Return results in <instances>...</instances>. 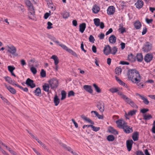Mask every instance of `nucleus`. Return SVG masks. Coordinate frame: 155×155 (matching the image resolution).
Here are the masks:
<instances>
[{"label":"nucleus","instance_id":"1","mask_svg":"<svg viewBox=\"0 0 155 155\" xmlns=\"http://www.w3.org/2000/svg\"><path fill=\"white\" fill-rule=\"evenodd\" d=\"M127 75L128 79L133 83L136 84L138 86V88L141 89L143 87L142 78L137 70L135 69L129 70Z\"/></svg>","mask_w":155,"mask_h":155},{"label":"nucleus","instance_id":"2","mask_svg":"<svg viewBox=\"0 0 155 155\" xmlns=\"http://www.w3.org/2000/svg\"><path fill=\"white\" fill-rule=\"evenodd\" d=\"M5 50L7 51V53H10L15 56L18 55L16 54L17 51L16 48L13 45H7L5 47Z\"/></svg>","mask_w":155,"mask_h":155},{"label":"nucleus","instance_id":"3","mask_svg":"<svg viewBox=\"0 0 155 155\" xmlns=\"http://www.w3.org/2000/svg\"><path fill=\"white\" fill-rule=\"evenodd\" d=\"M48 83L51 89L56 88L58 86V81L55 78L50 79L48 81Z\"/></svg>","mask_w":155,"mask_h":155},{"label":"nucleus","instance_id":"4","mask_svg":"<svg viewBox=\"0 0 155 155\" xmlns=\"http://www.w3.org/2000/svg\"><path fill=\"white\" fill-rule=\"evenodd\" d=\"M152 46L151 43L149 42H147L144 44L142 49L144 51L148 52L151 50Z\"/></svg>","mask_w":155,"mask_h":155},{"label":"nucleus","instance_id":"5","mask_svg":"<svg viewBox=\"0 0 155 155\" xmlns=\"http://www.w3.org/2000/svg\"><path fill=\"white\" fill-rule=\"evenodd\" d=\"M25 3L28 7L29 11H31V13L34 14V7L30 1L29 0H25Z\"/></svg>","mask_w":155,"mask_h":155},{"label":"nucleus","instance_id":"6","mask_svg":"<svg viewBox=\"0 0 155 155\" xmlns=\"http://www.w3.org/2000/svg\"><path fill=\"white\" fill-rule=\"evenodd\" d=\"M25 84L28 86L30 87L31 88H33L36 87V85L34 83V81L29 78H28L27 79Z\"/></svg>","mask_w":155,"mask_h":155},{"label":"nucleus","instance_id":"7","mask_svg":"<svg viewBox=\"0 0 155 155\" xmlns=\"http://www.w3.org/2000/svg\"><path fill=\"white\" fill-rule=\"evenodd\" d=\"M122 129H123L124 132L127 134H129L133 131L132 127L128 126L127 124L124 125V127Z\"/></svg>","mask_w":155,"mask_h":155},{"label":"nucleus","instance_id":"8","mask_svg":"<svg viewBox=\"0 0 155 155\" xmlns=\"http://www.w3.org/2000/svg\"><path fill=\"white\" fill-rule=\"evenodd\" d=\"M117 127L120 128H122L125 125L127 124V123L124 120H119L116 121Z\"/></svg>","mask_w":155,"mask_h":155},{"label":"nucleus","instance_id":"9","mask_svg":"<svg viewBox=\"0 0 155 155\" xmlns=\"http://www.w3.org/2000/svg\"><path fill=\"white\" fill-rule=\"evenodd\" d=\"M136 95L139 96L143 100V103L146 105H148L149 103V101L147 97L143 95H141L138 93L136 94Z\"/></svg>","mask_w":155,"mask_h":155},{"label":"nucleus","instance_id":"10","mask_svg":"<svg viewBox=\"0 0 155 155\" xmlns=\"http://www.w3.org/2000/svg\"><path fill=\"white\" fill-rule=\"evenodd\" d=\"M97 107L100 112H103L104 111V104L102 101H99L97 103Z\"/></svg>","mask_w":155,"mask_h":155},{"label":"nucleus","instance_id":"11","mask_svg":"<svg viewBox=\"0 0 155 155\" xmlns=\"http://www.w3.org/2000/svg\"><path fill=\"white\" fill-rule=\"evenodd\" d=\"M153 57L152 54L148 53L145 55L144 60L147 63L149 62L152 59Z\"/></svg>","mask_w":155,"mask_h":155},{"label":"nucleus","instance_id":"12","mask_svg":"<svg viewBox=\"0 0 155 155\" xmlns=\"http://www.w3.org/2000/svg\"><path fill=\"white\" fill-rule=\"evenodd\" d=\"M111 47L109 45H106L103 50L104 53L106 55H108L110 54Z\"/></svg>","mask_w":155,"mask_h":155},{"label":"nucleus","instance_id":"13","mask_svg":"<svg viewBox=\"0 0 155 155\" xmlns=\"http://www.w3.org/2000/svg\"><path fill=\"white\" fill-rule=\"evenodd\" d=\"M115 11V8L113 6H109L107 9V13L109 15H113Z\"/></svg>","mask_w":155,"mask_h":155},{"label":"nucleus","instance_id":"14","mask_svg":"<svg viewBox=\"0 0 155 155\" xmlns=\"http://www.w3.org/2000/svg\"><path fill=\"white\" fill-rule=\"evenodd\" d=\"M133 141L132 140H128L127 141V147L129 151L131 150Z\"/></svg>","mask_w":155,"mask_h":155},{"label":"nucleus","instance_id":"15","mask_svg":"<svg viewBox=\"0 0 155 155\" xmlns=\"http://www.w3.org/2000/svg\"><path fill=\"white\" fill-rule=\"evenodd\" d=\"M137 8H142L143 5V2L141 0H139L135 3Z\"/></svg>","mask_w":155,"mask_h":155},{"label":"nucleus","instance_id":"16","mask_svg":"<svg viewBox=\"0 0 155 155\" xmlns=\"http://www.w3.org/2000/svg\"><path fill=\"white\" fill-rule=\"evenodd\" d=\"M79 31L81 33L84 32L86 28V24L83 23L80 24L79 26Z\"/></svg>","mask_w":155,"mask_h":155},{"label":"nucleus","instance_id":"17","mask_svg":"<svg viewBox=\"0 0 155 155\" xmlns=\"http://www.w3.org/2000/svg\"><path fill=\"white\" fill-rule=\"evenodd\" d=\"M4 85L11 93L13 94H15L16 93V90L13 87L10 86H7L5 84H4Z\"/></svg>","mask_w":155,"mask_h":155},{"label":"nucleus","instance_id":"18","mask_svg":"<svg viewBox=\"0 0 155 155\" xmlns=\"http://www.w3.org/2000/svg\"><path fill=\"white\" fill-rule=\"evenodd\" d=\"M84 88L87 92L92 94L93 93V90L91 86L88 85H85L83 87Z\"/></svg>","mask_w":155,"mask_h":155},{"label":"nucleus","instance_id":"19","mask_svg":"<svg viewBox=\"0 0 155 155\" xmlns=\"http://www.w3.org/2000/svg\"><path fill=\"white\" fill-rule=\"evenodd\" d=\"M134 25L135 28L136 29H140L141 26V23L139 20H137L135 21L134 23Z\"/></svg>","mask_w":155,"mask_h":155},{"label":"nucleus","instance_id":"20","mask_svg":"<svg viewBox=\"0 0 155 155\" xmlns=\"http://www.w3.org/2000/svg\"><path fill=\"white\" fill-rule=\"evenodd\" d=\"M109 40L110 43L114 44L116 42V38L114 35H113L109 37Z\"/></svg>","mask_w":155,"mask_h":155},{"label":"nucleus","instance_id":"21","mask_svg":"<svg viewBox=\"0 0 155 155\" xmlns=\"http://www.w3.org/2000/svg\"><path fill=\"white\" fill-rule=\"evenodd\" d=\"M136 58L137 61L141 62L143 60V56L141 53H138L137 54Z\"/></svg>","mask_w":155,"mask_h":155},{"label":"nucleus","instance_id":"22","mask_svg":"<svg viewBox=\"0 0 155 155\" xmlns=\"http://www.w3.org/2000/svg\"><path fill=\"white\" fill-rule=\"evenodd\" d=\"M108 130L109 132L112 134H118V132L111 127H109L108 128Z\"/></svg>","mask_w":155,"mask_h":155},{"label":"nucleus","instance_id":"23","mask_svg":"<svg viewBox=\"0 0 155 155\" xmlns=\"http://www.w3.org/2000/svg\"><path fill=\"white\" fill-rule=\"evenodd\" d=\"M136 111V110H133L130 111L129 112H128L127 114L126 113L125 115L126 118H128L127 117V116H132L134 115L135 114Z\"/></svg>","mask_w":155,"mask_h":155},{"label":"nucleus","instance_id":"24","mask_svg":"<svg viewBox=\"0 0 155 155\" xmlns=\"http://www.w3.org/2000/svg\"><path fill=\"white\" fill-rule=\"evenodd\" d=\"M54 101L55 105L56 106H58L60 103V99L58 98V96L56 94L54 97Z\"/></svg>","mask_w":155,"mask_h":155},{"label":"nucleus","instance_id":"25","mask_svg":"<svg viewBox=\"0 0 155 155\" xmlns=\"http://www.w3.org/2000/svg\"><path fill=\"white\" fill-rule=\"evenodd\" d=\"M51 58L53 59L54 60V64L57 66V65H58L59 62V59L55 55H53L51 57Z\"/></svg>","mask_w":155,"mask_h":155},{"label":"nucleus","instance_id":"26","mask_svg":"<svg viewBox=\"0 0 155 155\" xmlns=\"http://www.w3.org/2000/svg\"><path fill=\"white\" fill-rule=\"evenodd\" d=\"M100 8L97 5H95L94 6L93 9V12L95 13H97L100 11Z\"/></svg>","mask_w":155,"mask_h":155},{"label":"nucleus","instance_id":"27","mask_svg":"<svg viewBox=\"0 0 155 155\" xmlns=\"http://www.w3.org/2000/svg\"><path fill=\"white\" fill-rule=\"evenodd\" d=\"M138 133L137 132H134L132 136V138L134 141H137L138 140Z\"/></svg>","mask_w":155,"mask_h":155},{"label":"nucleus","instance_id":"28","mask_svg":"<svg viewBox=\"0 0 155 155\" xmlns=\"http://www.w3.org/2000/svg\"><path fill=\"white\" fill-rule=\"evenodd\" d=\"M43 90L45 92H48L49 91L50 87L49 85L47 83H45L43 86Z\"/></svg>","mask_w":155,"mask_h":155},{"label":"nucleus","instance_id":"29","mask_svg":"<svg viewBox=\"0 0 155 155\" xmlns=\"http://www.w3.org/2000/svg\"><path fill=\"white\" fill-rule=\"evenodd\" d=\"M30 12L28 13V18L30 19H32L33 20H35V11L34 10V14L32 13H31V11H30Z\"/></svg>","mask_w":155,"mask_h":155},{"label":"nucleus","instance_id":"30","mask_svg":"<svg viewBox=\"0 0 155 155\" xmlns=\"http://www.w3.org/2000/svg\"><path fill=\"white\" fill-rule=\"evenodd\" d=\"M117 51V48L116 47L114 46L112 48H111L110 54L115 55Z\"/></svg>","mask_w":155,"mask_h":155},{"label":"nucleus","instance_id":"31","mask_svg":"<svg viewBox=\"0 0 155 155\" xmlns=\"http://www.w3.org/2000/svg\"><path fill=\"white\" fill-rule=\"evenodd\" d=\"M135 57L132 54L128 55V59L130 61L133 62L135 60Z\"/></svg>","mask_w":155,"mask_h":155},{"label":"nucleus","instance_id":"32","mask_svg":"<svg viewBox=\"0 0 155 155\" xmlns=\"http://www.w3.org/2000/svg\"><path fill=\"white\" fill-rule=\"evenodd\" d=\"M152 117V116L149 114H144L143 115V119L146 120H149L151 119Z\"/></svg>","mask_w":155,"mask_h":155},{"label":"nucleus","instance_id":"33","mask_svg":"<svg viewBox=\"0 0 155 155\" xmlns=\"http://www.w3.org/2000/svg\"><path fill=\"white\" fill-rule=\"evenodd\" d=\"M58 143L60 145L62 146L64 148L66 149L68 151H70L71 150V148L70 147H67L66 145L61 143L60 141L58 140Z\"/></svg>","mask_w":155,"mask_h":155},{"label":"nucleus","instance_id":"34","mask_svg":"<svg viewBox=\"0 0 155 155\" xmlns=\"http://www.w3.org/2000/svg\"><path fill=\"white\" fill-rule=\"evenodd\" d=\"M94 113L96 116L99 119H103V116L100 115L97 112L95 111H92L91 113Z\"/></svg>","mask_w":155,"mask_h":155},{"label":"nucleus","instance_id":"35","mask_svg":"<svg viewBox=\"0 0 155 155\" xmlns=\"http://www.w3.org/2000/svg\"><path fill=\"white\" fill-rule=\"evenodd\" d=\"M34 93L35 95L37 96H38L41 93V89L39 87L37 88L34 91Z\"/></svg>","mask_w":155,"mask_h":155},{"label":"nucleus","instance_id":"36","mask_svg":"<svg viewBox=\"0 0 155 155\" xmlns=\"http://www.w3.org/2000/svg\"><path fill=\"white\" fill-rule=\"evenodd\" d=\"M123 99L125 101V102L127 103L128 104H129L132 101V100L130 99L128 97L126 96L124 97V98Z\"/></svg>","mask_w":155,"mask_h":155},{"label":"nucleus","instance_id":"37","mask_svg":"<svg viewBox=\"0 0 155 155\" xmlns=\"http://www.w3.org/2000/svg\"><path fill=\"white\" fill-rule=\"evenodd\" d=\"M93 86L94 87L95 90L97 92L100 93L101 92V89L95 84H94Z\"/></svg>","mask_w":155,"mask_h":155},{"label":"nucleus","instance_id":"38","mask_svg":"<svg viewBox=\"0 0 155 155\" xmlns=\"http://www.w3.org/2000/svg\"><path fill=\"white\" fill-rule=\"evenodd\" d=\"M94 24L97 26H98L100 25V19L99 18H95L94 19Z\"/></svg>","mask_w":155,"mask_h":155},{"label":"nucleus","instance_id":"39","mask_svg":"<svg viewBox=\"0 0 155 155\" xmlns=\"http://www.w3.org/2000/svg\"><path fill=\"white\" fill-rule=\"evenodd\" d=\"M115 139L113 135H109L107 137V139L109 141H112Z\"/></svg>","mask_w":155,"mask_h":155},{"label":"nucleus","instance_id":"40","mask_svg":"<svg viewBox=\"0 0 155 155\" xmlns=\"http://www.w3.org/2000/svg\"><path fill=\"white\" fill-rule=\"evenodd\" d=\"M115 71L116 74L118 75H119L121 74L122 71V70L120 68L118 67H117L115 69Z\"/></svg>","mask_w":155,"mask_h":155},{"label":"nucleus","instance_id":"41","mask_svg":"<svg viewBox=\"0 0 155 155\" xmlns=\"http://www.w3.org/2000/svg\"><path fill=\"white\" fill-rule=\"evenodd\" d=\"M62 97L61 100H62L64 99L66 97V93L64 91H62L61 92Z\"/></svg>","mask_w":155,"mask_h":155},{"label":"nucleus","instance_id":"42","mask_svg":"<svg viewBox=\"0 0 155 155\" xmlns=\"http://www.w3.org/2000/svg\"><path fill=\"white\" fill-rule=\"evenodd\" d=\"M58 45L61 46L63 49L66 50L68 52L69 51L68 50H69L70 49L68 48L66 46L63 44H59Z\"/></svg>","mask_w":155,"mask_h":155},{"label":"nucleus","instance_id":"43","mask_svg":"<svg viewBox=\"0 0 155 155\" xmlns=\"http://www.w3.org/2000/svg\"><path fill=\"white\" fill-rule=\"evenodd\" d=\"M120 28H119V30L122 34L123 33L126 31V29L124 28H123V26H121L120 25Z\"/></svg>","mask_w":155,"mask_h":155},{"label":"nucleus","instance_id":"44","mask_svg":"<svg viewBox=\"0 0 155 155\" xmlns=\"http://www.w3.org/2000/svg\"><path fill=\"white\" fill-rule=\"evenodd\" d=\"M16 86L20 88L21 90H23L25 92H27L28 91V89L27 87H25V88H23V87L21 86H20L18 84H16Z\"/></svg>","mask_w":155,"mask_h":155},{"label":"nucleus","instance_id":"45","mask_svg":"<svg viewBox=\"0 0 155 155\" xmlns=\"http://www.w3.org/2000/svg\"><path fill=\"white\" fill-rule=\"evenodd\" d=\"M129 105H130L131 107L135 108L137 109L138 107L132 101Z\"/></svg>","mask_w":155,"mask_h":155},{"label":"nucleus","instance_id":"46","mask_svg":"<svg viewBox=\"0 0 155 155\" xmlns=\"http://www.w3.org/2000/svg\"><path fill=\"white\" fill-rule=\"evenodd\" d=\"M8 70L10 72L13 71L15 69V68L13 66H8Z\"/></svg>","mask_w":155,"mask_h":155},{"label":"nucleus","instance_id":"47","mask_svg":"<svg viewBox=\"0 0 155 155\" xmlns=\"http://www.w3.org/2000/svg\"><path fill=\"white\" fill-rule=\"evenodd\" d=\"M109 91L113 93L117 92L118 91L117 88L114 87L111 88L109 90Z\"/></svg>","mask_w":155,"mask_h":155},{"label":"nucleus","instance_id":"48","mask_svg":"<svg viewBox=\"0 0 155 155\" xmlns=\"http://www.w3.org/2000/svg\"><path fill=\"white\" fill-rule=\"evenodd\" d=\"M63 18H67L69 16V13L67 12H64L62 14Z\"/></svg>","mask_w":155,"mask_h":155},{"label":"nucleus","instance_id":"49","mask_svg":"<svg viewBox=\"0 0 155 155\" xmlns=\"http://www.w3.org/2000/svg\"><path fill=\"white\" fill-rule=\"evenodd\" d=\"M40 74L41 75L42 77L44 78L46 77V72L44 69H42L41 70V71Z\"/></svg>","mask_w":155,"mask_h":155},{"label":"nucleus","instance_id":"50","mask_svg":"<svg viewBox=\"0 0 155 155\" xmlns=\"http://www.w3.org/2000/svg\"><path fill=\"white\" fill-rule=\"evenodd\" d=\"M68 50H69V51L68 52L69 53L73 55L75 57H78V55H77V54H76V53L73 50H72L71 49H70Z\"/></svg>","mask_w":155,"mask_h":155},{"label":"nucleus","instance_id":"51","mask_svg":"<svg viewBox=\"0 0 155 155\" xmlns=\"http://www.w3.org/2000/svg\"><path fill=\"white\" fill-rule=\"evenodd\" d=\"M30 70L34 74H35L37 72L36 69L34 67H31L30 68Z\"/></svg>","mask_w":155,"mask_h":155},{"label":"nucleus","instance_id":"52","mask_svg":"<svg viewBox=\"0 0 155 155\" xmlns=\"http://www.w3.org/2000/svg\"><path fill=\"white\" fill-rule=\"evenodd\" d=\"M74 95L75 93L74 92L72 91H71L68 92V97H70L71 96H74Z\"/></svg>","mask_w":155,"mask_h":155},{"label":"nucleus","instance_id":"53","mask_svg":"<svg viewBox=\"0 0 155 155\" xmlns=\"http://www.w3.org/2000/svg\"><path fill=\"white\" fill-rule=\"evenodd\" d=\"M89 41L92 43H94V41H95V39H94V37L92 35H90L89 38Z\"/></svg>","mask_w":155,"mask_h":155},{"label":"nucleus","instance_id":"54","mask_svg":"<svg viewBox=\"0 0 155 155\" xmlns=\"http://www.w3.org/2000/svg\"><path fill=\"white\" fill-rule=\"evenodd\" d=\"M91 128L95 132L97 131L100 130V127H96L93 125H92Z\"/></svg>","mask_w":155,"mask_h":155},{"label":"nucleus","instance_id":"55","mask_svg":"<svg viewBox=\"0 0 155 155\" xmlns=\"http://www.w3.org/2000/svg\"><path fill=\"white\" fill-rule=\"evenodd\" d=\"M5 79L6 81L8 82L9 83L12 80V79L11 78L8 76L5 77L4 78Z\"/></svg>","mask_w":155,"mask_h":155},{"label":"nucleus","instance_id":"56","mask_svg":"<svg viewBox=\"0 0 155 155\" xmlns=\"http://www.w3.org/2000/svg\"><path fill=\"white\" fill-rule=\"evenodd\" d=\"M117 94H118L120 96H121V97L123 99L124 97L126 96L122 92L120 91H118L117 92Z\"/></svg>","mask_w":155,"mask_h":155},{"label":"nucleus","instance_id":"57","mask_svg":"<svg viewBox=\"0 0 155 155\" xmlns=\"http://www.w3.org/2000/svg\"><path fill=\"white\" fill-rule=\"evenodd\" d=\"M117 94H118L120 96H121V97L123 99L124 97L126 96L122 92L120 91H118L117 92Z\"/></svg>","mask_w":155,"mask_h":155},{"label":"nucleus","instance_id":"58","mask_svg":"<svg viewBox=\"0 0 155 155\" xmlns=\"http://www.w3.org/2000/svg\"><path fill=\"white\" fill-rule=\"evenodd\" d=\"M48 26L47 28L48 29H50L52 28L51 26L52 25V24L50 21H48L47 23Z\"/></svg>","mask_w":155,"mask_h":155},{"label":"nucleus","instance_id":"59","mask_svg":"<svg viewBox=\"0 0 155 155\" xmlns=\"http://www.w3.org/2000/svg\"><path fill=\"white\" fill-rule=\"evenodd\" d=\"M104 35L103 33H101L99 35H98V37L100 39H103L104 37Z\"/></svg>","mask_w":155,"mask_h":155},{"label":"nucleus","instance_id":"60","mask_svg":"<svg viewBox=\"0 0 155 155\" xmlns=\"http://www.w3.org/2000/svg\"><path fill=\"white\" fill-rule=\"evenodd\" d=\"M118 83L121 85L124 86L125 87H127V88L128 87L127 86V85L126 84L124 83L123 81H122L121 80L119 81Z\"/></svg>","mask_w":155,"mask_h":155},{"label":"nucleus","instance_id":"61","mask_svg":"<svg viewBox=\"0 0 155 155\" xmlns=\"http://www.w3.org/2000/svg\"><path fill=\"white\" fill-rule=\"evenodd\" d=\"M149 109H147L143 108L140 110V112L143 114H144L146 112L149 111Z\"/></svg>","mask_w":155,"mask_h":155},{"label":"nucleus","instance_id":"62","mask_svg":"<svg viewBox=\"0 0 155 155\" xmlns=\"http://www.w3.org/2000/svg\"><path fill=\"white\" fill-rule=\"evenodd\" d=\"M85 121H87V122L90 123V124H94V122L92 120H91L89 118H87L86 119V120Z\"/></svg>","mask_w":155,"mask_h":155},{"label":"nucleus","instance_id":"63","mask_svg":"<svg viewBox=\"0 0 155 155\" xmlns=\"http://www.w3.org/2000/svg\"><path fill=\"white\" fill-rule=\"evenodd\" d=\"M145 20L146 22L148 24L151 23L153 21V20L152 19H149L147 18H146Z\"/></svg>","mask_w":155,"mask_h":155},{"label":"nucleus","instance_id":"64","mask_svg":"<svg viewBox=\"0 0 155 155\" xmlns=\"http://www.w3.org/2000/svg\"><path fill=\"white\" fill-rule=\"evenodd\" d=\"M50 13L46 12V13L44 16V18L45 19H47L48 17L50 15Z\"/></svg>","mask_w":155,"mask_h":155}]
</instances>
